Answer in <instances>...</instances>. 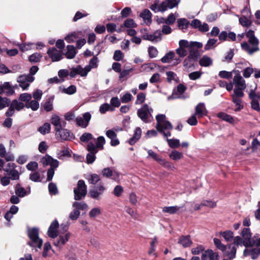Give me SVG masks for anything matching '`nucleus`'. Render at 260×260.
Segmentation results:
<instances>
[{
    "label": "nucleus",
    "instance_id": "f257e3e1",
    "mask_svg": "<svg viewBox=\"0 0 260 260\" xmlns=\"http://www.w3.org/2000/svg\"><path fill=\"white\" fill-rule=\"evenodd\" d=\"M157 121L156 128L158 132L162 134L165 138L170 137L171 133L169 131L173 128L171 123L166 119V117L164 114H158L156 116Z\"/></svg>",
    "mask_w": 260,
    "mask_h": 260
},
{
    "label": "nucleus",
    "instance_id": "f03ea898",
    "mask_svg": "<svg viewBox=\"0 0 260 260\" xmlns=\"http://www.w3.org/2000/svg\"><path fill=\"white\" fill-rule=\"evenodd\" d=\"M179 47L176 49V53L181 57H184L187 54V49L191 47L201 48L203 46L201 43L198 42H189L186 40H181L178 43Z\"/></svg>",
    "mask_w": 260,
    "mask_h": 260
},
{
    "label": "nucleus",
    "instance_id": "7ed1b4c3",
    "mask_svg": "<svg viewBox=\"0 0 260 260\" xmlns=\"http://www.w3.org/2000/svg\"><path fill=\"white\" fill-rule=\"evenodd\" d=\"M246 36L248 38V42L253 46L250 47L246 42L241 44V47L243 50L251 54L253 52L257 51L259 48L257 46L258 40L255 37L254 31L249 30L246 34Z\"/></svg>",
    "mask_w": 260,
    "mask_h": 260
},
{
    "label": "nucleus",
    "instance_id": "20e7f679",
    "mask_svg": "<svg viewBox=\"0 0 260 260\" xmlns=\"http://www.w3.org/2000/svg\"><path fill=\"white\" fill-rule=\"evenodd\" d=\"M28 236L30 241L28 244L34 248L40 249L43 244V240L39 237V230L37 228H34L28 231Z\"/></svg>",
    "mask_w": 260,
    "mask_h": 260
},
{
    "label": "nucleus",
    "instance_id": "39448f33",
    "mask_svg": "<svg viewBox=\"0 0 260 260\" xmlns=\"http://www.w3.org/2000/svg\"><path fill=\"white\" fill-rule=\"evenodd\" d=\"M90 70L91 68L89 66H85L84 68H82L78 66L71 69L70 76L72 78H74L77 75H79L81 77H85Z\"/></svg>",
    "mask_w": 260,
    "mask_h": 260
},
{
    "label": "nucleus",
    "instance_id": "423d86ee",
    "mask_svg": "<svg viewBox=\"0 0 260 260\" xmlns=\"http://www.w3.org/2000/svg\"><path fill=\"white\" fill-rule=\"evenodd\" d=\"M71 237V234L70 233H67L65 235H60L56 236L55 238H53V245L59 249H61V247L69 241Z\"/></svg>",
    "mask_w": 260,
    "mask_h": 260
},
{
    "label": "nucleus",
    "instance_id": "0eeeda50",
    "mask_svg": "<svg viewBox=\"0 0 260 260\" xmlns=\"http://www.w3.org/2000/svg\"><path fill=\"white\" fill-rule=\"evenodd\" d=\"M105 139L104 137L100 136L96 139V144L93 143H89L87 147L88 151H93L94 152H98L96 149L102 150L104 149V145L105 144Z\"/></svg>",
    "mask_w": 260,
    "mask_h": 260
},
{
    "label": "nucleus",
    "instance_id": "6e6552de",
    "mask_svg": "<svg viewBox=\"0 0 260 260\" xmlns=\"http://www.w3.org/2000/svg\"><path fill=\"white\" fill-rule=\"evenodd\" d=\"M35 78L30 75H22L18 77L17 82L19 86L24 90L27 89L30 83L34 81Z\"/></svg>",
    "mask_w": 260,
    "mask_h": 260
},
{
    "label": "nucleus",
    "instance_id": "1a4fd4ad",
    "mask_svg": "<svg viewBox=\"0 0 260 260\" xmlns=\"http://www.w3.org/2000/svg\"><path fill=\"white\" fill-rule=\"evenodd\" d=\"M25 105L23 103L18 102L17 100H14L11 103L10 107L6 112V115L8 117H11L13 115L14 113V110L20 111L22 110Z\"/></svg>",
    "mask_w": 260,
    "mask_h": 260
},
{
    "label": "nucleus",
    "instance_id": "9d476101",
    "mask_svg": "<svg viewBox=\"0 0 260 260\" xmlns=\"http://www.w3.org/2000/svg\"><path fill=\"white\" fill-rule=\"evenodd\" d=\"M234 72L236 74L233 78V84L235 85V88L245 89L246 87L245 81L240 75L239 71H234Z\"/></svg>",
    "mask_w": 260,
    "mask_h": 260
},
{
    "label": "nucleus",
    "instance_id": "9b49d317",
    "mask_svg": "<svg viewBox=\"0 0 260 260\" xmlns=\"http://www.w3.org/2000/svg\"><path fill=\"white\" fill-rule=\"evenodd\" d=\"M152 109H149L147 105L143 106L138 110L137 114L138 116L145 122H148V119L150 115Z\"/></svg>",
    "mask_w": 260,
    "mask_h": 260
},
{
    "label": "nucleus",
    "instance_id": "f8f14e48",
    "mask_svg": "<svg viewBox=\"0 0 260 260\" xmlns=\"http://www.w3.org/2000/svg\"><path fill=\"white\" fill-rule=\"evenodd\" d=\"M75 195H86L87 187L84 181L80 180L78 181L76 187L74 189Z\"/></svg>",
    "mask_w": 260,
    "mask_h": 260
},
{
    "label": "nucleus",
    "instance_id": "ddd939ff",
    "mask_svg": "<svg viewBox=\"0 0 260 260\" xmlns=\"http://www.w3.org/2000/svg\"><path fill=\"white\" fill-rule=\"evenodd\" d=\"M47 54L52 61H58L62 58L61 52L54 47L49 48L47 51Z\"/></svg>",
    "mask_w": 260,
    "mask_h": 260
},
{
    "label": "nucleus",
    "instance_id": "4468645a",
    "mask_svg": "<svg viewBox=\"0 0 260 260\" xmlns=\"http://www.w3.org/2000/svg\"><path fill=\"white\" fill-rule=\"evenodd\" d=\"M56 135L62 140H69L72 138L73 135L70 131L61 127L58 131H56Z\"/></svg>",
    "mask_w": 260,
    "mask_h": 260
},
{
    "label": "nucleus",
    "instance_id": "2eb2a0df",
    "mask_svg": "<svg viewBox=\"0 0 260 260\" xmlns=\"http://www.w3.org/2000/svg\"><path fill=\"white\" fill-rule=\"evenodd\" d=\"M150 8L152 11H154L155 12H164L169 8L166 1L161 3L160 4H159V2L158 1H156L154 4L151 6Z\"/></svg>",
    "mask_w": 260,
    "mask_h": 260
},
{
    "label": "nucleus",
    "instance_id": "dca6fc26",
    "mask_svg": "<svg viewBox=\"0 0 260 260\" xmlns=\"http://www.w3.org/2000/svg\"><path fill=\"white\" fill-rule=\"evenodd\" d=\"M208 111L205 107L204 103H199L195 107L194 114L198 118H200L207 114Z\"/></svg>",
    "mask_w": 260,
    "mask_h": 260
},
{
    "label": "nucleus",
    "instance_id": "f3484780",
    "mask_svg": "<svg viewBox=\"0 0 260 260\" xmlns=\"http://www.w3.org/2000/svg\"><path fill=\"white\" fill-rule=\"evenodd\" d=\"M59 228V223L57 220H54L51 223L48 230V235L51 238H55L57 235V229Z\"/></svg>",
    "mask_w": 260,
    "mask_h": 260
},
{
    "label": "nucleus",
    "instance_id": "a211bd4d",
    "mask_svg": "<svg viewBox=\"0 0 260 260\" xmlns=\"http://www.w3.org/2000/svg\"><path fill=\"white\" fill-rule=\"evenodd\" d=\"M260 254V248H252L245 249L244 251L245 256H250L253 259H256Z\"/></svg>",
    "mask_w": 260,
    "mask_h": 260
},
{
    "label": "nucleus",
    "instance_id": "6ab92c4d",
    "mask_svg": "<svg viewBox=\"0 0 260 260\" xmlns=\"http://www.w3.org/2000/svg\"><path fill=\"white\" fill-rule=\"evenodd\" d=\"M106 135L108 138L111 139L110 144L112 146H115L119 144V141L117 138V135L115 131L109 129L106 131Z\"/></svg>",
    "mask_w": 260,
    "mask_h": 260
},
{
    "label": "nucleus",
    "instance_id": "aec40b11",
    "mask_svg": "<svg viewBox=\"0 0 260 260\" xmlns=\"http://www.w3.org/2000/svg\"><path fill=\"white\" fill-rule=\"evenodd\" d=\"M241 236L243 239L245 240V246L248 247L251 244L250 241L251 234L250 231V229L247 228H244L242 233Z\"/></svg>",
    "mask_w": 260,
    "mask_h": 260
},
{
    "label": "nucleus",
    "instance_id": "412c9836",
    "mask_svg": "<svg viewBox=\"0 0 260 260\" xmlns=\"http://www.w3.org/2000/svg\"><path fill=\"white\" fill-rule=\"evenodd\" d=\"M178 243L181 244L184 248L190 247L192 242L189 235L182 236L178 240Z\"/></svg>",
    "mask_w": 260,
    "mask_h": 260
},
{
    "label": "nucleus",
    "instance_id": "4be33fe9",
    "mask_svg": "<svg viewBox=\"0 0 260 260\" xmlns=\"http://www.w3.org/2000/svg\"><path fill=\"white\" fill-rule=\"evenodd\" d=\"M51 122L55 126V131H58L60 128L64 126L65 124L64 122H62L60 118L57 115H54L52 117Z\"/></svg>",
    "mask_w": 260,
    "mask_h": 260
},
{
    "label": "nucleus",
    "instance_id": "5701e85b",
    "mask_svg": "<svg viewBox=\"0 0 260 260\" xmlns=\"http://www.w3.org/2000/svg\"><path fill=\"white\" fill-rule=\"evenodd\" d=\"M197 49L198 48L197 47L190 48L189 49V53L187 57L189 59L193 61L197 60L200 56V53Z\"/></svg>",
    "mask_w": 260,
    "mask_h": 260
},
{
    "label": "nucleus",
    "instance_id": "b1692460",
    "mask_svg": "<svg viewBox=\"0 0 260 260\" xmlns=\"http://www.w3.org/2000/svg\"><path fill=\"white\" fill-rule=\"evenodd\" d=\"M142 131L140 127H137L135 130L134 135L129 140L131 145L134 144L141 137Z\"/></svg>",
    "mask_w": 260,
    "mask_h": 260
},
{
    "label": "nucleus",
    "instance_id": "393cba45",
    "mask_svg": "<svg viewBox=\"0 0 260 260\" xmlns=\"http://www.w3.org/2000/svg\"><path fill=\"white\" fill-rule=\"evenodd\" d=\"M15 193L16 195H25L30 193V188H24L19 184H17L15 188Z\"/></svg>",
    "mask_w": 260,
    "mask_h": 260
},
{
    "label": "nucleus",
    "instance_id": "a878e982",
    "mask_svg": "<svg viewBox=\"0 0 260 260\" xmlns=\"http://www.w3.org/2000/svg\"><path fill=\"white\" fill-rule=\"evenodd\" d=\"M72 206L79 211L80 210L86 211L88 209V205L83 201H76L73 203Z\"/></svg>",
    "mask_w": 260,
    "mask_h": 260
},
{
    "label": "nucleus",
    "instance_id": "bb28decb",
    "mask_svg": "<svg viewBox=\"0 0 260 260\" xmlns=\"http://www.w3.org/2000/svg\"><path fill=\"white\" fill-rule=\"evenodd\" d=\"M140 16L143 18L145 23L149 24L151 22V13L148 10H144L140 14Z\"/></svg>",
    "mask_w": 260,
    "mask_h": 260
},
{
    "label": "nucleus",
    "instance_id": "cd10ccee",
    "mask_svg": "<svg viewBox=\"0 0 260 260\" xmlns=\"http://www.w3.org/2000/svg\"><path fill=\"white\" fill-rule=\"evenodd\" d=\"M67 51L65 54L66 56L68 59L73 58L76 54L75 48L73 45H68L67 47Z\"/></svg>",
    "mask_w": 260,
    "mask_h": 260
},
{
    "label": "nucleus",
    "instance_id": "c85d7f7f",
    "mask_svg": "<svg viewBox=\"0 0 260 260\" xmlns=\"http://www.w3.org/2000/svg\"><path fill=\"white\" fill-rule=\"evenodd\" d=\"M229 250L224 251L225 254L231 260L235 257L237 249L233 244L229 245Z\"/></svg>",
    "mask_w": 260,
    "mask_h": 260
},
{
    "label": "nucleus",
    "instance_id": "c756f323",
    "mask_svg": "<svg viewBox=\"0 0 260 260\" xmlns=\"http://www.w3.org/2000/svg\"><path fill=\"white\" fill-rule=\"evenodd\" d=\"M199 63L202 67H208L212 64V60L207 56H204L200 60Z\"/></svg>",
    "mask_w": 260,
    "mask_h": 260
},
{
    "label": "nucleus",
    "instance_id": "7c9ffc66",
    "mask_svg": "<svg viewBox=\"0 0 260 260\" xmlns=\"http://www.w3.org/2000/svg\"><path fill=\"white\" fill-rule=\"evenodd\" d=\"M218 117L230 123H233L234 122V118L230 115L226 113L220 112L217 115Z\"/></svg>",
    "mask_w": 260,
    "mask_h": 260
},
{
    "label": "nucleus",
    "instance_id": "2f4dec72",
    "mask_svg": "<svg viewBox=\"0 0 260 260\" xmlns=\"http://www.w3.org/2000/svg\"><path fill=\"white\" fill-rule=\"evenodd\" d=\"M178 26L181 29H186L189 25L188 21L185 18H180L177 20Z\"/></svg>",
    "mask_w": 260,
    "mask_h": 260
},
{
    "label": "nucleus",
    "instance_id": "473e14b6",
    "mask_svg": "<svg viewBox=\"0 0 260 260\" xmlns=\"http://www.w3.org/2000/svg\"><path fill=\"white\" fill-rule=\"evenodd\" d=\"M175 56V54L174 52L170 51L161 58V60L164 63H169L174 58Z\"/></svg>",
    "mask_w": 260,
    "mask_h": 260
},
{
    "label": "nucleus",
    "instance_id": "72a5a7b5",
    "mask_svg": "<svg viewBox=\"0 0 260 260\" xmlns=\"http://www.w3.org/2000/svg\"><path fill=\"white\" fill-rule=\"evenodd\" d=\"M51 125L49 123H45L42 126L39 127L38 131L42 134L45 135L50 132Z\"/></svg>",
    "mask_w": 260,
    "mask_h": 260
},
{
    "label": "nucleus",
    "instance_id": "f704fd0d",
    "mask_svg": "<svg viewBox=\"0 0 260 260\" xmlns=\"http://www.w3.org/2000/svg\"><path fill=\"white\" fill-rule=\"evenodd\" d=\"M232 98V102L235 104L237 108L235 109L236 111H239L243 109V106L242 104V98Z\"/></svg>",
    "mask_w": 260,
    "mask_h": 260
},
{
    "label": "nucleus",
    "instance_id": "c9c22d12",
    "mask_svg": "<svg viewBox=\"0 0 260 260\" xmlns=\"http://www.w3.org/2000/svg\"><path fill=\"white\" fill-rule=\"evenodd\" d=\"M25 107L27 108H30L34 111H36L39 108V104L35 100H30L28 102L26 103Z\"/></svg>",
    "mask_w": 260,
    "mask_h": 260
},
{
    "label": "nucleus",
    "instance_id": "e433bc0d",
    "mask_svg": "<svg viewBox=\"0 0 260 260\" xmlns=\"http://www.w3.org/2000/svg\"><path fill=\"white\" fill-rule=\"evenodd\" d=\"M179 209L180 207L176 206L165 207L162 209V211L164 212L168 213L169 214H174L176 213Z\"/></svg>",
    "mask_w": 260,
    "mask_h": 260
},
{
    "label": "nucleus",
    "instance_id": "4c0bfd02",
    "mask_svg": "<svg viewBox=\"0 0 260 260\" xmlns=\"http://www.w3.org/2000/svg\"><path fill=\"white\" fill-rule=\"evenodd\" d=\"M102 213L101 209L99 207L92 208L89 212V216L90 218H94Z\"/></svg>",
    "mask_w": 260,
    "mask_h": 260
},
{
    "label": "nucleus",
    "instance_id": "58836bf2",
    "mask_svg": "<svg viewBox=\"0 0 260 260\" xmlns=\"http://www.w3.org/2000/svg\"><path fill=\"white\" fill-rule=\"evenodd\" d=\"M183 156L182 153L176 150L172 151L169 154L170 158L174 160H178L180 159H181Z\"/></svg>",
    "mask_w": 260,
    "mask_h": 260
},
{
    "label": "nucleus",
    "instance_id": "ea45409f",
    "mask_svg": "<svg viewBox=\"0 0 260 260\" xmlns=\"http://www.w3.org/2000/svg\"><path fill=\"white\" fill-rule=\"evenodd\" d=\"M169 146L172 148H177L180 145V141L175 139H167Z\"/></svg>",
    "mask_w": 260,
    "mask_h": 260
},
{
    "label": "nucleus",
    "instance_id": "a19ab883",
    "mask_svg": "<svg viewBox=\"0 0 260 260\" xmlns=\"http://www.w3.org/2000/svg\"><path fill=\"white\" fill-rule=\"evenodd\" d=\"M257 88V85L255 83H254L253 88L251 89L249 93V98L251 100L253 99H260V94L256 93L255 91Z\"/></svg>",
    "mask_w": 260,
    "mask_h": 260
},
{
    "label": "nucleus",
    "instance_id": "79ce46f5",
    "mask_svg": "<svg viewBox=\"0 0 260 260\" xmlns=\"http://www.w3.org/2000/svg\"><path fill=\"white\" fill-rule=\"evenodd\" d=\"M221 235L226 241H231L233 238L234 234L231 231H225L220 233Z\"/></svg>",
    "mask_w": 260,
    "mask_h": 260
},
{
    "label": "nucleus",
    "instance_id": "37998d69",
    "mask_svg": "<svg viewBox=\"0 0 260 260\" xmlns=\"http://www.w3.org/2000/svg\"><path fill=\"white\" fill-rule=\"evenodd\" d=\"M167 76V80L169 82H171L172 81L178 82L179 81V78L177 76V75L173 72L169 71L166 73Z\"/></svg>",
    "mask_w": 260,
    "mask_h": 260
},
{
    "label": "nucleus",
    "instance_id": "c03bdc74",
    "mask_svg": "<svg viewBox=\"0 0 260 260\" xmlns=\"http://www.w3.org/2000/svg\"><path fill=\"white\" fill-rule=\"evenodd\" d=\"M159 164L166 168L170 170L171 171H174L176 169V168L174 166H173L171 162L166 161L164 159H161Z\"/></svg>",
    "mask_w": 260,
    "mask_h": 260
},
{
    "label": "nucleus",
    "instance_id": "a18cd8bd",
    "mask_svg": "<svg viewBox=\"0 0 260 260\" xmlns=\"http://www.w3.org/2000/svg\"><path fill=\"white\" fill-rule=\"evenodd\" d=\"M99 110L101 113L104 114L108 111H113L114 108L109 104L105 103L100 106Z\"/></svg>",
    "mask_w": 260,
    "mask_h": 260
},
{
    "label": "nucleus",
    "instance_id": "49530a36",
    "mask_svg": "<svg viewBox=\"0 0 260 260\" xmlns=\"http://www.w3.org/2000/svg\"><path fill=\"white\" fill-rule=\"evenodd\" d=\"M240 23L244 27H249L251 24V21L248 18L243 16L239 18Z\"/></svg>",
    "mask_w": 260,
    "mask_h": 260
},
{
    "label": "nucleus",
    "instance_id": "de8ad7c7",
    "mask_svg": "<svg viewBox=\"0 0 260 260\" xmlns=\"http://www.w3.org/2000/svg\"><path fill=\"white\" fill-rule=\"evenodd\" d=\"M80 215V212L74 208V210L70 212L69 217L71 220H76L78 218Z\"/></svg>",
    "mask_w": 260,
    "mask_h": 260
},
{
    "label": "nucleus",
    "instance_id": "09e8293b",
    "mask_svg": "<svg viewBox=\"0 0 260 260\" xmlns=\"http://www.w3.org/2000/svg\"><path fill=\"white\" fill-rule=\"evenodd\" d=\"M3 85L5 92L7 94H12L14 93V89L9 82H5Z\"/></svg>",
    "mask_w": 260,
    "mask_h": 260
},
{
    "label": "nucleus",
    "instance_id": "8fccbe9b",
    "mask_svg": "<svg viewBox=\"0 0 260 260\" xmlns=\"http://www.w3.org/2000/svg\"><path fill=\"white\" fill-rule=\"evenodd\" d=\"M213 241L215 245L219 250H221L223 252H224L226 250V246L224 244L221 243V241L219 239L217 238H214L213 239Z\"/></svg>",
    "mask_w": 260,
    "mask_h": 260
},
{
    "label": "nucleus",
    "instance_id": "3c124183",
    "mask_svg": "<svg viewBox=\"0 0 260 260\" xmlns=\"http://www.w3.org/2000/svg\"><path fill=\"white\" fill-rule=\"evenodd\" d=\"M244 89L239 88H235L234 89V93L232 94V97L234 98H242L244 94L243 92Z\"/></svg>",
    "mask_w": 260,
    "mask_h": 260
},
{
    "label": "nucleus",
    "instance_id": "603ef678",
    "mask_svg": "<svg viewBox=\"0 0 260 260\" xmlns=\"http://www.w3.org/2000/svg\"><path fill=\"white\" fill-rule=\"evenodd\" d=\"M78 38L77 33L73 32L68 35L64 38V40L69 43L73 42L74 40Z\"/></svg>",
    "mask_w": 260,
    "mask_h": 260
},
{
    "label": "nucleus",
    "instance_id": "864d4df0",
    "mask_svg": "<svg viewBox=\"0 0 260 260\" xmlns=\"http://www.w3.org/2000/svg\"><path fill=\"white\" fill-rule=\"evenodd\" d=\"M51 161H52V157L48 155H45L41 159V162L44 166L50 165Z\"/></svg>",
    "mask_w": 260,
    "mask_h": 260
},
{
    "label": "nucleus",
    "instance_id": "5fc2aeb1",
    "mask_svg": "<svg viewBox=\"0 0 260 260\" xmlns=\"http://www.w3.org/2000/svg\"><path fill=\"white\" fill-rule=\"evenodd\" d=\"M92 135L89 133H85L82 134L80 137V140L83 142H88L90 140L92 139Z\"/></svg>",
    "mask_w": 260,
    "mask_h": 260
},
{
    "label": "nucleus",
    "instance_id": "6e6d98bb",
    "mask_svg": "<svg viewBox=\"0 0 260 260\" xmlns=\"http://www.w3.org/2000/svg\"><path fill=\"white\" fill-rule=\"evenodd\" d=\"M62 92L68 94H73L76 92V87L74 85H71L66 88H63Z\"/></svg>",
    "mask_w": 260,
    "mask_h": 260
},
{
    "label": "nucleus",
    "instance_id": "4d7b16f0",
    "mask_svg": "<svg viewBox=\"0 0 260 260\" xmlns=\"http://www.w3.org/2000/svg\"><path fill=\"white\" fill-rule=\"evenodd\" d=\"M89 151L90 152V153H88L86 156L87 162L88 164H92L95 160V154L97 152H94V151Z\"/></svg>",
    "mask_w": 260,
    "mask_h": 260
},
{
    "label": "nucleus",
    "instance_id": "13d9d810",
    "mask_svg": "<svg viewBox=\"0 0 260 260\" xmlns=\"http://www.w3.org/2000/svg\"><path fill=\"white\" fill-rule=\"evenodd\" d=\"M113 171L110 168H104L102 171V175L105 177H107V178L110 177L113 175Z\"/></svg>",
    "mask_w": 260,
    "mask_h": 260
},
{
    "label": "nucleus",
    "instance_id": "bf43d9fd",
    "mask_svg": "<svg viewBox=\"0 0 260 260\" xmlns=\"http://www.w3.org/2000/svg\"><path fill=\"white\" fill-rule=\"evenodd\" d=\"M10 101L6 98L0 96V110L9 106Z\"/></svg>",
    "mask_w": 260,
    "mask_h": 260
},
{
    "label": "nucleus",
    "instance_id": "052dcab7",
    "mask_svg": "<svg viewBox=\"0 0 260 260\" xmlns=\"http://www.w3.org/2000/svg\"><path fill=\"white\" fill-rule=\"evenodd\" d=\"M8 174L10 176L9 178L12 180H18L19 178V173L18 171L15 169L11 171L8 173Z\"/></svg>",
    "mask_w": 260,
    "mask_h": 260
},
{
    "label": "nucleus",
    "instance_id": "680f3d73",
    "mask_svg": "<svg viewBox=\"0 0 260 260\" xmlns=\"http://www.w3.org/2000/svg\"><path fill=\"white\" fill-rule=\"evenodd\" d=\"M42 55L39 53H34L29 57V60L32 62H37L40 61Z\"/></svg>",
    "mask_w": 260,
    "mask_h": 260
},
{
    "label": "nucleus",
    "instance_id": "e2e57ef3",
    "mask_svg": "<svg viewBox=\"0 0 260 260\" xmlns=\"http://www.w3.org/2000/svg\"><path fill=\"white\" fill-rule=\"evenodd\" d=\"M124 26L128 28H134L137 26L136 23L134 22L132 19H126L124 24Z\"/></svg>",
    "mask_w": 260,
    "mask_h": 260
},
{
    "label": "nucleus",
    "instance_id": "0e129e2a",
    "mask_svg": "<svg viewBox=\"0 0 260 260\" xmlns=\"http://www.w3.org/2000/svg\"><path fill=\"white\" fill-rule=\"evenodd\" d=\"M148 155L153 158L154 160L157 161L158 163L160 162V161L161 160L162 158L159 156L157 154H156L155 152H154L152 150H148Z\"/></svg>",
    "mask_w": 260,
    "mask_h": 260
},
{
    "label": "nucleus",
    "instance_id": "69168bd1",
    "mask_svg": "<svg viewBox=\"0 0 260 260\" xmlns=\"http://www.w3.org/2000/svg\"><path fill=\"white\" fill-rule=\"evenodd\" d=\"M219 76L222 78L231 79L232 77V72L221 71L219 73Z\"/></svg>",
    "mask_w": 260,
    "mask_h": 260
},
{
    "label": "nucleus",
    "instance_id": "338daca9",
    "mask_svg": "<svg viewBox=\"0 0 260 260\" xmlns=\"http://www.w3.org/2000/svg\"><path fill=\"white\" fill-rule=\"evenodd\" d=\"M205 248L202 245H198L197 247L192 248L191 253L193 254L197 255L204 251Z\"/></svg>",
    "mask_w": 260,
    "mask_h": 260
},
{
    "label": "nucleus",
    "instance_id": "774afa93",
    "mask_svg": "<svg viewBox=\"0 0 260 260\" xmlns=\"http://www.w3.org/2000/svg\"><path fill=\"white\" fill-rule=\"evenodd\" d=\"M217 40L214 39H211L208 40L207 44L205 46V50H210L211 48H212L215 43H216Z\"/></svg>",
    "mask_w": 260,
    "mask_h": 260
}]
</instances>
